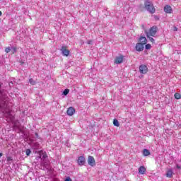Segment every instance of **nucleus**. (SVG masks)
<instances>
[{
    "label": "nucleus",
    "mask_w": 181,
    "mask_h": 181,
    "mask_svg": "<svg viewBox=\"0 0 181 181\" xmlns=\"http://www.w3.org/2000/svg\"><path fill=\"white\" fill-rule=\"evenodd\" d=\"M156 33H158V26L156 25L151 27L148 30H145L146 37H149V36L155 37V36H156Z\"/></svg>",
    "instance_id": "1"
},
{
    "label": "nucleus",
    "mask_w": 181,
    "mask_h": 181,
    "mask_svg": "<svg viewBox=\"0 0 181 181\" xmlns=\"http://www.w3.org/2000/svg\"><path fill=\"white\" fill-rule=\"evenodd\" d=\"M144 8L149 12L150 13H155L156 12V8L151 1H146L144 3Z\"/></svg>",
    "instance_id": "2"
},
{
    "label": "nucleus",
    "mask_w": 181,
    "mask_h": 181,
    "mask_svg": "<svg viewBox=\"0 0 181 181\" xmlns=\"http://www.w3.org/2000/svg\"><path fill=\"white\" fill-rule=\"evenodd\" d=\"M139 71L141 74H146L148 73V66L145 64H142L139 66Z\"/></svg>",
    "instance_id": "3"
},
{
    "label": "nucleus",
    "mask_w": 181,
    "mask_h": 181,
    "mask_svg": "<svg viewBox=\"0 0 181 181\" xmlns=\"http://www.w3.org/2000/svg\"><path fill=\"white\" fill-rule=\"evenodd\" d=\"M77 163L79 165V166H83L86 164V158H84L83 156H81L78 158Z\"/></svg>",
    "instance_id": "4"
},
{
    "label": "nucleus",
    "mask_w": 181,
    "mask_h": 181,
    "mask_svg": "<svg viewBox=\"0 0 181 181\" xmlns=\"http://www.w3.org/2000/svg\"><path fill=\"white\" fill-rule=\"evenodd\" d=\"M61 51L62 52L63 56H66V57L70 54V51L67 49L66 46L62 47Z\"/></svg>",
    "instance_id": "5"
},
{
    "label": "nucleus",
    "mask_w": 181,
    "mask_h": 181,
    "mask_svg": "<svg viewBox=\"0 0 181 181\" xmlns=\"http://www.w3.org/2000/svg\"><path fill=\"white\" fill-rule=\"evenodd\" d=\"M88 163L90 166H95V159H94V157L89 156L88 158Z\"/></svg>",
    "instance_id": "6"
},
{
    "label": "nucleus",
    "mask_w": 181,
    "mask_h": 181,
    "mask_svg": "<svg viewBox=\"0 0 181 181\" xmlns=\"http://www.w3.org/2000/svg\"><path fill=\"white\" fill-rule=\"evenodd\" d=\"M124 62V56L121 55L119 57H116L115 59V64H121Z\"/></svg>",
    "instance_id": "7"
},
{
    "label": "nucleus",
    "mask_w": 181,
    "mask_h": 181,
    "mask_svg": "<svg viewBox=\"0 0 181 181\" xmlns=\"http://www.w3.org/2000/svg\"><path fill=\"white\" fill-rule=\"evenodd\" d=\"M76 112V109L73 107H70L68 108L66 113L69 117H72V115H74V113Z\"/></svg>",
    "instance_id": "8"
},
{
    "label": "nucleus",
    "mask_w": 181,
    "mask_h": 181,
    "mask_svg": "<svg viewBox=\"0 0 181 181\" xmlns=\"http://www.w3.org/2000/svg\"><path fill=\"white\" fill-rule=\"evenodd\" d=\"M139 43H141V45L145 46V45H146V43H148V40H146V37L141 36L139 37Z\"/></svg>",
    "instance_id": "9"
},
{
    "label": "nucleus",
    "mask_w": 181,
    "mask_h": 181,
    "mask_svg": "<svg viewBox=\"0 0 181 181\" xmlns=\"http://www.w3.org/2000/svg\"><path fill=\"white\" fill-rule=\"evenodd\" d=\"M136 50L137 52H142V51H144V45L141 44V43H139V42L137 43L136 45Z\"/></svg>",
    "instance_id": "10"
},
{
    "label": "nucleus",
    "mask_w": 181,
    "mask_h": 181,
    "mask_svg": "<svg viewBox=\"0 0 181 181\" xmlns=\"http://www.w3.org/2000/svg\"><path fill=\"white\" fill-rule=\"evenodd\" d=\"M173 10L172 9V6H169V5H166L164 7V12H165V13H172V11Z\"/></svg>",
    "instance_id": "11"
},
{
    "label": "nucleus",
    "mask_w": 181,
    "mask_h": 181,
    "mask_svg": "<svg viewBox=\"0 0 181 181\" xmlns=\"http://www.w3.org/2000/svg\"><path fill=\"white\" fill-rule=\"evenodd\" d=\"M139 173H140V175H145V173H146V168H145L144 166H140L139 168Z\"/></svg>",
    "instance_id": "12"
},
{
    "label": "nucleus",
    "mask_w": 181,
    "mask_h": 181,
    "mask_svg": "<svg viewBox=\"0 0 181 181\" xmlns=\"http://www.w3.org/2000/svg\"><path fill=\"white\" fill-rule=\"evenodd\" d=\"M165 176H166L167 177H169V178L173 177V170H172V169L168 170H167V173H166V174H165Z\"/></svg>",
    "instance_id": "13"
},
{
    "label": "nucleus",
    "mask_w": 181,
    "mask_h": 181,
    "mask_svg": "<svg viewBox=\"0 0 181 181\" xmlns=\"http://www.w3.org/2000/svg\"><path fill=\"white\" fill-rule=\"evenodd\" d=\"M37 153H39V155H42V159H46V158H47V153L44 152L43 150L39 151Z\"/></svg>",
    "instance_id": "14"
},
{
    "label": "nucleus",
    "mask_w": 181,
    "mask_h": 181,
    "mask_svg": "<svg viewBox=\"0 0 181 181\" xmlns=\"http://www.w3.org/2000/svg\"><path fill=\"white\" fill-rule=\"evenodd\" d=\"M143 155H144V156H149V155H151V152H150L149 150H148V149H144V150L143 151Z\"/></svg>",
    "instance_id": "15"
},
{
    "label": "nucleus",
    "mask_w": 181,
    "mask_h": 181,
    "mask_svg": "<svg viewBox=\"0 0 181 181\" xmlns=\"http://www.w3.org/2000/svg\"><path fill=\"white\" fill-rule=\"evenodd\" d=\"M174 97L176 100H180L181 98V95L179 93H175L174 95Z\"/></svg>",
    "instance_id": "16"
},
{
    "label": "nucleus",
    "mask_w": 181,
    "mask_h": 181,
    "mask_svg": "<svg viewBox=\"0 0 181 181\" xmlns=\"http://www.w3.org/2000/svg\"><path fill=\"white\" fill-rule=\"evenodd\" d=\"M113 125H115V127H119V122H118L117 119H114Z\"/></svg>",
    "instance_id": "17"
},
{
    "label": "nucleus",
    "mask_w": 181,
    "mask_h": 181,
    "mask_svg": "<svg viewBox=\"0 0 181 181\" xmlns=\"http://www.w3.org/2000/svg\"><path fill=\"white\" fill-rule=\"evenodd\" d=\"M29 83H30V84H31V86H35V84H36V81H35L33 80V78H30L29 79Z\"/></svg>",
    "instance_id": "18"
},
{
    "label": "nucleus",
    "mask_w": 181,
    "mask_h": 181,
    "mask_svg": "<svg viewBox=\"0 0 181 181\" xmlns=\"http://www.w3.org/2000/svg\"><path fill=\"white\" fill-rule=\"evenodd\" d=\"M147 39H148L151 43H155V39H153L152 36L147 37Z\"/></svg>",
    "instance_id": "19"
},
{
    "label": "nucleus",
    "mask_w": 181,
    "mask_h": 181,
    "mask_svg": "<svg viewBox=\"0 0 181 181\" xmlns=\"http://www.w3.org/2000/svg\"><path fill=\"white\" fill-rule=\"evenodd\" d=\"M11 49L13 54H15V53H16V51L18 50V48H16V47H12Z\"/></svg>",
    "instance_id": "20"
},
{
    "label": "nucleus",
    "mask_w": 181,
    "mask_h": 181,
    "mask_svg": "<svg viewBox=\"0 0 181 181\" xmlns=\"http://www.w3.org/2000/svg\"><path fill=\"white\" fill-rule=\"evenodd\" d=\"M69 93H70V90L69 89H65L63 92L64 95H67V94H69Z\"/></svg>",
    "instance_id": "21"
},
{
    "label": "nucleus",
    "mask_w": 181,
    "mask_h": 181,
    "mask_svg": "<svg viewBox=\"0 0 181 181\" xmlns=\"http://www.w3.org/2000/svg\"><path fill=\"white\" fill-rule=\"evenodd\" d=\"M30 153H32V151H30V149H27V150L25 151V155H26L27 156H29L30 155Z\"/></svg>",
    "instance_id": "22"
},
{
    "label": "nucleus",
    "mask_w": 181,
    "mask_h": 181,
    "mask_svg": "<svg viewBox=\"0 0 181 181\" xmlns=\"http://www.w3.org/2000/svg\"><path fill=\"white\" fill-rule=\"evenodd\" d=\"M151 47H152V45H151V44H146V49L147 50H149V49H151Z\"/></svg>",
    "instance_id": "23"
},
{
    "label": "nucleus",
    "mask_w": 181,
    "mask_h": 181,
    "mask_svg": "<svg viewBox=\"0 0 181 181\" xmlns=\"http://www.w3.org/2000/svg\"><path fill=\"white\" fill-rule=\"evenodd\" d=\"M5 52H6V53H9V52H11V47H6V48H5Z\"/></svg>",
    "instance_id": "24"
},
{
    "label": "nucleus",
    "mask_w": 181,
    "mask_h": 181,
    "mask_svg": "<svg viewBox=\"0 0 181 181\" xmlns=\"http://www.w3.org/2000/svg\"><path fill=\"white\" fill-rule=\"evenodd\" d=\"M64 181H73L70 177H67Z\"/></svg>",
    "instance_id": "25"
},
{
    "label": "nucleus",
    "mask_w": 181,
    "mask_h": 181,
    "mask_svg": "<svg viewBox=\"0 0 181 181\" xmlns=\"http://www.w3.org/2000/svg\"><path fill=\"white\" fill-rule=\"evenodd\" d=\"M7 160H12V158H11V157H8V158H7Z\"/></svg>",
    "instance_id": "26"
},
{
    "label": "nucleus",
    "mask_w": 181,
    "mask_h": 181,
    "mask_svg": "<svg viewBox=\"0 0 181 181\" xmlns=\"http://www.w3.org/2000/svg\"><path fill=\"white\" fill-rule=\"evenodd\" d=\"M177 169H180V166H179L178 165H177Z\"/></svg>",
    "instance_id": "27"
},
{
    "label": "nucleus",
    "mask_w": 181,
    "mask_h": 181,
    "mask_svg": "<svg viewBox=\"0 0 181 181\" xmlns=\"http://www.w3.org/2000/svg\"><path fill=\"white\" fill-rule=\"evenodd\" d=\"M0 16H2V11H0Z\"/></svg>",
    "instance_id": "28"
},
{
    "label": "nucleus",
    "mask_w": 181,
    "mask_h": 181,
    "mask_svg": "<svg viewBox=\"0 0 181 181\" xmlns=\"http://www.w3.org/2000/svg\"><path fill=\"white\" fill-rule=\"evenodd\" d=\"M39 158L42 159V155H40Z\"/></svg>",
    "instance_id": "29"
},
{
    "label": "nucleus",
    "mask_w": 181,
    "mask_h": 181,
    "mask_svg": "<svg viewBox=\"0 0 181 181\" xmlns=\"http://www.w3.org/2000/svg\"><path fill=\"white\" fill-rule=\"evenodd\" d=\"M2 155H3L2 153H0V158L2 156Z\"/></svg>",
    "instance_id": "30"
},
{
    "label": "nucleus",
    "mask_w": 181,
    "mask_h": 181,
    "mask_svg": "<svg viewBox=\"0 0 181 181\" xmlns=\"http://www.w3.org/2000/svg\"><path fill=\"white\" fill-rule=\"evenodd\" d=\"M175 30H177V28H175Z\"/></svg>",
    "instance_id": "31"
}]
</instances>
